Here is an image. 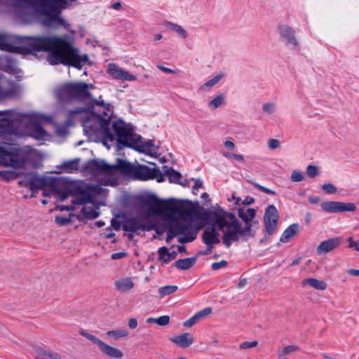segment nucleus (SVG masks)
Listing matches in <instances>:
<instances>
[{
  "instance_id": "49",
  "label": "nucleus",
  "mask_w": 359,
  "mask_h": 359,
  "mask_svg": "<svg viewBox=\"0 0 359 359\" xmlns=\"http://www.w3.org/2000/svg\"><path fill=\"white\" fill-rule=\"evenodd\" d=\"M199 320L196 317V315L190 318L189 320L184 322L183 325L185 327H191L194 325H195L196 323H198Z\"/></svg>"
},
{
  "instance_id": "44",
  "label": "nucleus",
  "mask_w": 359,
  "mask_h": 359,
  "mask_svg": "<svg viewBox=\"0 0 359 359\" xmlns=\"http://www.w3.org/2000/svg\"><path fill=\"white\" fill-rule=\"evenodd\" d=\"M263 110L269 114H273L276 110V104L273 102H268L263 105Z\"/></svg>"
},
{
  "instance_id": "22",
  "label": "nucleus",
  "mask_w": 359,
  "mask_h": 359,
  "mask_svg": "<svg viewBox=\"0 0 359 359\" xmlns=\"http://www.w3.org/2000/svg\"><path fill=\"white\" fill-rule=\"evenodd\" d=\"M299 231V225L297 224H292L290 225L283 233L280 238L282 243H287L290 241Z\"/></svg>"
},
{
  "instance_id": "20",
  "label": "nucleus",
  "mask_w": 359,
  "mask_h": 359,
  "mask_svg": "<svg viewBox=\"0 0 359 359\" xmlns=\"http://www.w3.org/2000/svg\"><path fill=\"white\" fill-rule=\"evenodd\" d=\"M158 204L161 207L159 210L154 209L153 211L157 213L167 214L172 215L176 212V208L173 206V203L170 201H159Z\"/></svg>"
},
{
  "instance_id": "42",
  "label": "nucleus",
  "mask_w": 359,
  "mask_h": 359,
  "mask_svg": "<svg viewBox=\"0 0 359 359\" xmlns=\"http://www.w3.org/2000/svg\"><path fill=\"white\" fill-rule=\"evenodd\" d=\"M321 189L327 194H332L337 191V188L331 183L324 184Z\"/></svg>"
},
{
  "instance_id": "19",
  "label": "nucleus",
  "mask_w": 359,
  "mask_h": 359,
  "mask_svg": "<svg viewBox=\"0 0 359 359\" xmlns=\"http://www.w3.org/2000/svg\"><path fill=\"white\" fill-rule=\"evenodd\" d=\"M100 350L104 355L109 358L119 359L123 356V353L120 349L109 346L104 342Z\"/></svg>"
},
{
  "instance_id": "34",
  "label": "nucleus",
  "mask_w": 359,
  "mask_h": 359,
  "mask_svg": "<svg viewBox=\"0 0 359 359\" xmlns=\"http://www.w3.org/2000/svg\"><path fill=\"white\" fill-rule=\"evenodd\" d=\"M170 322V317L168 316H162L158 318H149L147 319L148 323H156L161 326H165Z\"/></svg>"
},
{
  "instance_id": "28",
  "label": "nucleus",
  "mask_w": 359,
  "mask_h": 359,
  "mask_svg": "<svg viewBox=\"0 0 359 359\" xmlns=\"http://www.w3.org/2000/svg\"><path fill=\"white\" fill-rule=\"evenodd\" d=\"M196 262V257L180 259L175 262L174 266L180 270H187L190 269Z\"/></svg>"
},
{
  "instance_id": "8",
  "label": "nucleus",
  "mask_w": 359,
  "mask_h": 359,
  "mask_svg": "<svg viewBox=\"0 0 359 359\" xmlns=\"http://www.w3.org/2000/svg\"><path fill=\"white\" fill-rule=\"evenodd\" d=\"M91 87H93L91 84L84 82L67 83L55 90V95L62 102L72 100H82L90 96L89 88Z\"/></svg>"
},
{
  "instance_id": "58",
  "label": "nucleus",
  "mask_w": 359,
  "mask_h": 359,
  "mask_svg": "<svg viewBox=\"0 0 359 359\" xmlns=\"http://www.w3.org/2000/svg\"><path fill=\"white\" fill-rule=\"evenodd\" d=\"M126 255V253L125 252H116L111 255V257L112 259H118L124 257Z\"/></svg>"
},
{
  "instance_id": "29",
  "label": "nucleus",
  "mask_w": 359,
  "mask_h": 359,
  "mask_svg": "<svg viewBox=\"0 0 359 359\" xmlns=\"http://www.w3.org/2000/svg\"><path fill=\"white\" fill-rule=\"evenodd\" d=\"M98 208L95 206H83L81 213L83 218L87 219H93L99 217L100 212L97 210Z\"/></svg>"
},
{
  "instance_id": "46",
  "label": "nucleus",
  "mask_w": 359,
  "mask_h": 359,
  "mask_svg": "<svg viewBox=\"0 0 359 359\" xmlns=\"http://www.w3.org/2000/svg\"><path fill=\"white\" fill-rule=\"evenodd\" d=\"M258 344L257 341H245L240 344L239 348L241 349H248L257 346Z\"/></svg>"
},
{
  "instance_id": "59",
  "label": "nucleus",
  "mask_w": 359,
  "mask_h": 359,
  "mask_svg": "<svg viewBox=\"0 0 359 359\" xmlns=\"http://www.w3.org/2000/svg\"><path fill=\"white\" fill-rule=\"evenodd\" d=\"M157 67L159 69H161V71H163L165 73H168V74H175V72L174 70H172L170 68L165 67L164 66L158 65Z\"/></svg>"
},
{
  "instance_id": "57",
  "label": "nucleus",
  "mask_w": 359,
  "mask_h": 359,
  "mask_svg": "<svg viewBox=\"0 0 359 359\" xmlns=\"http://www.w3.org/2000/svg\"><path fill=\"white\" fill-rule=\"evenodd\" d=\"M43 190V196L46 197H50L52 194H55L59 198L58 194L55 191H52L49 190L48 188L44 187L42 189Z\"/></svg>"
},
{
  "instance_id": "32",
  "label": "nucleus",
  "mask_w": 359,
  "mask_h": 359,
  "mask_svg": "<svg viewBox=\"0 0 359 359\" xmlns=\"http://www.w3.org/2000/svg\"><path fill=\"white\" fill-rule=\"evenodd\" d=\"M107 335L109 337H112L114 339L118 340L121 338L128 337L129 333L126 329H121L108 331L107 332Z\"/></svg>"
},
{
  "instance_id": "64",
  "label": "nucleus",
  "mask_w": 359,
  "mask_h": 359,
  "mask_svg": "<svg viewBox=\"0 0 359 359\" xmlns=\"http://www.w3.org/2000/svg\"><path fill=\"white\" fill-rule=\"evenodd\" d=\"M347 273L352 276H359V270L358 269H349L347 271Z\"/></svg>"
},
{
  "instance_id": "2",
  "label": "nucleus",
  "mask_w": 359,
  "mask_h": 359,
  "mask_svg": "<svg viewBox=\"0 0 359 359\" xmlns=\"http://www.w3.org/2000/svg\"><path fill=\"white\" fill-rule=\"evenodd\" d=\"M90 170L95 175H104L109 178L103 183L104 185H114L116 183L115 175L118 170L123 176L137 180H149L156 179L158 182L165 180L162 172L158 168H149L145 165H133L121 158L117 159L116 164L110 165L102 161H92L88 165Z\"/></svg>"
},
{
  "instance_id": "25",
  "label": "nucleus",
  "mask_w": 359,
  "mask_h": 359,
  "mask_svg": "<svg viewBox=\"0 0 359 359\" xmlns=\"http://www.w3.org/2000/svg\"><path fill=\"white\" fill-rule=\"evenodd\" d=\"M35 359H64L60 355L55 352L39 348L36 351Z\"/></svg>"
},
{
  "instance_id": "23",
  "label": "nucleus",
  "mask_w": 359,
  "mask_h": 359,
  "mask_svg": "<svg viewBox=\"0 0 359 359\" xmlns=\"http://www.w3.org/2000/svg\"><path fill=\"white\" fill-rule=\"evenodd\" d=\"M161 171L162 172L163 177L165 176L168 177L170 182L177 183L182 178L180 172L175 170L172 168H168L166 165H163Z\"/></svg>"
},
{
  "instance_id": "12",
  "label": "nucleus",
  "mask_w": 359,
  "mask_h": 359,
  "mask_svg": "<svg viewBox=\"0 0 359 359\" xmlns=\"http://www.w3.org/2000/svg\"><path fill=\"white\" fill-rule=\"evenodd\" d=\"M322 210L329 213L355 212L356 205L353 203L340 201H325L320 204Z\"/></svg>"
},
{
  "instance_id": "5",
  "label": "nucleus",
  "mask_w": 359,
  "mask_h": 359,
  "mask_svg": "<svg viewBox=\"0 0 359 359\" xmlns=\"http://www.w3.org/2000/svg\"><path fill=\"white\" fill-rule=\"evenodd\" d=\"M112 127L119 144L148 154H151L155 151L154 144L151 140L143 142L142 137L135 134L131 127L122 120L114 121Z\"/></svg>"
},
{
  "instance_id": "41",
  "label": "nucleus",
  "mask_w": 359,
  "mask_h": 359,
  "mask_svg": "<svg viewBox=\"0 0 359 359\" xmlns=\"http://www.w3.org/2000/svg\"><path fill=\"white\" fill-rule=\"evenodd\" d=\"M223 76H224L223 74H219L215 76V77H213L212 79H210L206 83H205L203 84V86H201V88L205 89V88H211V87L214 86L216 83H217L222 79V78Z\"/></svg>"
},
{
  "instance_id": "61",
  "label": "nucleus",
  "mask_w": 359,
  "mask_h": 359,
  "mask_svg": "<svg viewBox=\"0 0 359 359\" xmlns=\"http://www.w3.org/2000/svg\"><path fill=\"white\" fill-rule=\"evenodd\" d=\"M231 159H235L238 161L243 162L244 161V157L241 154H232Z\"/></svg>"
},
{
  "instance_id": "11",
  "label": "nucleus",
  "mask_w": 359,
  "mask_h": 359,
  "mask_svg": "<svg viewBox=\"0 0 359 359\" xmlns=\"http://www.w3.org/2000/svg\"><path fill=\"white\" fill-rule=\"evenodd\" d=\"M62 192H68L69 196H72L74 198L72 201V210L74 209L76 205H85L92 203L97 194L96 187L93 186L86 187L83 189H78V187L73 189L65 187L61 189Z\"/></svg>"
},
{
  "instance_id": "62",
  "label": "nucleus",
  "mask_w": 359,
  "mask_h": 359,
  "mask_svg": "<svg viewBox=\"0 0 359 359\" xmlns=\"http://www.w3.org/2000/svg\"><path fill=\"white\" fill-rule=\"evenodd\" d=\"M111 224L115 230H118L120 229V225L115 219H111Z\"/></svg>"
},
{
  "instance_id": "17",
  "label": "nucleus",
  "mask_w": 359,
  "mask_h": 359,
  "mask_svg": "<svg viewBox=\"0 0 359 359\" xmlns=\"http://www.w3.org/2000/svg\"><path fill=\"white\" fill-rule=\"evenodd\" d=\"M170 340L183 348L190 346L194 341L191 334L188 332L172 337Z\"/></svg>"
},
{
  "instance_id": "56",
  "label": "nucleus",
  "mask_w": 359,
  "mask_h": 359,
  "mask_svg": "<svg viewBox=\"0 0 359 359\" xmlns=\"http://www.w3.org/2000/svg\"><path fill=\"white\" fill-rule=\"evenodd\" d=\"M90 341L97 345L100 349L102 347V344H104V341H101L100 339H98L94 335L91 337Z\"/></svg>"
},
{
  "instance_id": "14",
  "label": "nucleus",
  "mask_w": 359,
  "mask_h": 359,
  "mask_svg": "<svg viewBox=\"0 0 359 359\" xmlns=\"http://www.w3.org/2000/svg\"><path fill=\"white\" fill-rule=\"evenodd\" d=\"M276 29L280 39L286 44L294 46H299V43L296 37L295 30L291 26L287 24H279Z\"/></svg>"
},
{
  "instance_id": "51",
  "label": "nucleus",
  "mask_w": 359,
  "mask_h": 359,
  "mask_svg": "<svg viewBox=\"0 0 359 359\" xmlns=\"http://www.w3.org/2000/svg\"><path fill=\"white\" fill-rule=\"evenodd\" d=\"M55 222L59 225H65L69 223V219L65 217H56Z\"/></svg>"
},
{
  "instance_id": "6",
  "label": "nucleus",
  "mask_w": 359,
  "mask_h": 359,
  "mask_svg": "<svg viewBox=\"0 0 359 359\" xmlns=\"http://www.w3.org/2000/svg\"><path fill=\"white\" fill-rule=\"evenodd\" d=\"M19 183L24 184L32 191H37L46 187L52 191H55L60 201H65L69 197L68 192L61 191L62 181L57 177H40L36 172H29L25 175L24 180Z\"/></svg>"
},
{
  "instance_id": "16",
  "label": "nucleus",
  "mask_w": 359,
  "mask_h": 359,
  "mask_svg": "<svg viewBox=\"0 0 359 359\" xmlns=\"http://www.w3.org/2000/svg\"><path fill=\"white\" fill-rule=\"evenodd\" d=\"M342 240L339 237H333L323 241L318 245L316 252L318 255L327 254L338 248Z\"/></svg>"
},
{
  "instance_id": "60",
  "label": "nucleus",
  "mask_w": 359,
  "mask_h": 359,
  "mask_svg": "<svg viewBox=\"0 0 359 359\" xmlns=\"http://www.w3.org/2000/svg\"><path fill=\"white\" fill-rule=\"evenodd\" d=\"M224 146L228 149H233L235 148V144L231 141V140H226L224 142Z\"/></svg>"
},
{
  "instance_id": "15",
  "label": "nucleus",
  "mask_w": 359,
  "mask_h": 359,
  "mask_svg": "<svg viewBox=\"0 0 359 359\" xmlns=\"http://www.w3.org/2000/svg\"><path fill=\"white\" fill-rule=\"evenodd\" d=\"M107 72L112 79L122 81H133L137 79L135 76L114 63L108 65Z\"/></svg>"
},
{
  "instance_id": "13",
  "label": "nucleus",
  "mask_w": 359,
  "mask_h": 359,
  "mask_svg": "<svg viewBox=\"0 0 359 359\" xmlns=\"http://www.w3.org/2000/svg\"><path fill=\"white\" fill-rule=\"evenodd\" d=\"M278 218V211L275 205H269L264 215V229L269 236H271L276 231Z\"/></svg>"
},
{
  "instance_id": "54",
  "label": "nucleus",
  "mask_w": 359,
  "mask_h": 359,
  "mask_svg": "<svg viewBox=\"0 0 359 359\" xmlns=\"http://www.w3.org/2000/svg\"><path fill=\"white\" fill-rule=\"evenodd\" d=\"M256 187L262 191L266 193V194H271V195H275L276 194V191H273V190H271L266 187H264L263 186H261L259 184H256Z\"/></svg>"
},
{
  "instance_id": "55",
  "label": "nucleus",
  "mask_w": 359,
  "mask_h": 359,
  "mask_svg": "<svg viewBox=\"0 0 359 359\" xmlns=\"http://www.w3.org/2000/svg\"><path fill=\"white\" fill-rule=\"evenodd\" d=\"M138 325V322L136 318H132L128 320V327L133 330L135 329Z\"/></svg>"
},
{
  "instance_id": "47",
  "label": "nucleus",
  "mask_w": 359,
  "mask_h": 359,
  "mask_svg": "<svg viewBox=\"0 0 359 359\" xmlns=\"http://www.w3.org/2000/svg\"><path fill=\"white\" fill-rule=\"evenodd\" d=\"M212 313V309L210 308H205L198 313H196L195 315L198 318V319L200 320L203 318L210 315Z\"/></svg>"
},
{
  "instance_id": "30",
  "label": "nucleus",
  "mask_w": 359,
  "mask_h": 359,
  "mask_svg": "<svg viewBox=\"0 0 359 359\" xmlns=\"http://www.w3.org/2000/svg\"><path fill=\"white\" fill-rule=\"evenodd\" d=\"M47 133L42 128L41 123L39 121H36L32 125V135L37 139L42 140L46 136Z\"/></svg>"
},
{
  "instance_id": "63",
  "label": "nucleus",
  "mask_w": 359,
  "mask_h": 359,
  "mask_svg": "<svg viewBox=\"0 0 359 359\" xmlns=\"http://www.w3.org/2000/svg\"><path fill=\"white\" fill-rule=\"evenodd\" d=\"M255 201L252 197H246V198L243 201V203L245 205H250L253 203Z\"/></svg>"
},
{
  "instance_id": "31",
  "label": "nucleus",
  "mask_w": 359,
  "mask_h": 359,
  "mask_svg": "<svg viewBox=\"0 0 359 359\" xmlns=\"http://www.w3.org/2000/svg\"><path fill=\"white\" fill-rule=\"evenodd\" d=\"M165 25L168 29L177 33L182 38L185 39L187 37L186 30L180 25L170 22H166Z\"/></svg>"
},
{
  "instance_id": "27",
  "label": "nucleus",
  "mask_w": 359,
  "mask_h": 359,
  "mask_svg": "<svg viewBox=\"0 0 359 359\" xmlns=\"http://www.w3.org/2000/svg\"><path fill=\"white\" fill-rule=\"evenodd\" d=\"M35 359H64L60 355L55 352L39 348L36 351Z\"/></svg>"
},
{
  "instance_id": "26",
  "label": "nucleus",
  "mask_w": 359,
  "mask_h": 359,
  "mask_svg": "<svg viewBox=\"0 0 359 359\" xmlns=\"http://www.w3.org/2000/svg\"><path fill=\"white\" fill-rule=\"evenodd\" d=\"M35 359H64L60 355L55 352L39 348L36 351Z\"/></svg>"
},
{
  "instance_id": "45",
  "label": "nucleus",
  "mask_w": 359,
  "mask_h": 359,
  "mask_svg": "<svg viewBox=\"0 0 359 359\" xmlns=\"http://www.w3.org/2000/svg\"><path fill=\"white\" fill-rule=\"evenodd\" d=\"M0 177L4 180L9 181L11 178H14V172L10 170L0 171Z\"/></svg>"
},
{
  "instance_id": "18",
  "label": "nucleus",
  "mask_w": 359,
  "mask_h": 359,
  "mask_svg": "<svg viewBox=\"0 0 359 359\" xmlns=\"http://www.w3.org/2000/svg\"><path fill=\"white\" fill-rule=\"evenodd\" d=\"M123 229L126 231L136 232L144 229V226L139 218L133 217L125 222Z\"/></svg>"
},
{
  "instance_id": "10",
  "label": "nucleus",
  "mask_w": 359,
  "mask_h": 359,
  "mask_svg": "<svg viewBox=\"0 0 359 359\" xmlns=\"http://www.w3.org/2000/svg\"><path fill=\"white\" fill-rule=\"evenodd\" d=\"M202 226H200L197 231H194L191 229V224L189 223L173 222L168 227L165 241L167 243H170L177 234H184L186 236L180 238L178 241L182 243L191 242L196 239L197 232Z\"/></svg>"
},
{
  "instance_id": "1",
  "label": "nucleus",
  "mask_w": 359,
  "mask_h": 359,
  "mask_svg": "<svg viewBox=\"0 0 359 359\" xmlns=\"http://www.w3.org/2000/svg\"><path fill=\"white\" fill-rule=\"evenodd\" d=\"M20 43L27 46L28 51H49L52 65L59 63L73 66L81 69L83 63L88 62V55H79V50L72 46L70 37L66 34L57 36H18Z\"/></svg>"
},
{
  "instance_id": "21",
  "label": "nucleus",
  "mask_w": 359,
  "mask_h": 359,
  "mask_svg": "<svg viewBox=\"0 0 359 359\" xmlns=\"http://www.w3.org/2000/svg\"><path fill=\"white\" fill-rule=\"evenodd\" d=\"M115 287L120 292H126L134 287V283L130 278H123L117 280L114 283Z\"/></svg>"
},
{
  "instance_id": "33",
  "label": "nucleus",
  "mask_w": 359,
  "mask_h": 359,
  "mask_svg": "<svg viewBox=\"0 0 359 359\" xmlns=\"http://www.w3.org/2000/svg\"><path fill=\"white\" fill-rule=\"evenodd\" d=\"M158 260L162 262V264H168L170 262V252L168 248L166 247H161L158 250Z\"/></svg>"
},
{
  "instance_id": "4",
  "label": "nucleus",
  "mask_w": 359,
  "mask_h": 359,
  "mask_svg": "<svg viewBox=\"0 0 359 359\" xmlns=\"http://www.w3.org/2000/svg\"><path fill=\"white\" fill-rule=\"evenodd\" d=\"M94 102L97 106L103 107L104 111L99 114L92 110L87 116H83L81 119L83 131L90 137L102 135L104 138L113 141L116 134L113 127L111 126V129L110 128L111 115L108 114L110 110V104L104 103L103 100H94Z\"/></svg>"
},
{
  "instance_id": "39",
  "label": "nucleus",
  "mask_w": 359,
  "mask_h": 359,
  "mask_svg": "<svg viewBox=\"0 0 359 359\" xmlns=\"http://www.w3.org/2000/svg\"><path fill=\"white\" fill-rule=\"evenodd\" d=\"M8 81L0 76V98L5 97L10 94V90L5 87Z\"/></svg>"
},
{
  "instance_id": "36",
  "label": "nucleus",
  "mask_w": 359,
  "mask_h": 359,
  "mask_svg": "<svg viewBox=\"0 0 359 359\" xmlns=\"http://www.w3.org/2000/svg\"><path fill=\"white\" fill-rule=\"evenodd\" d=\"M224 102V97L223 95H218L216 97L212 99L209 103L208 107L212 109L215 110L219 106L222 105Z\"/></svg>"
},
{
  "instance_id": "43",
  "label": "nucleus",
  "mask_w": 359,
  "mask_h": 359,
  "mask_svg": "<svg viewBox=\"0 0 359 359\" xmlns=\"http://www.w3.org/2000/svg\"><path fill=\"white\" fill-rule=\"evenodd\" d=\"M290 180L293 182H302L304 180V176L300 171L294 170L291 174Z\"/></svg>"
},
{
  "instance_id": "35",
  "label": "nucleus",
  "mask_w": 359,
  "mask_h": 359,
  "mask_svg": "<svg viewBox=\"0 0 359 359\" xmlns=\"http://www.w3.org/2000/svg\"><path fill=\"white\" fill-rule=\"evenodd\" d=\"M299 349L298 346L294 345H290L285 347L283 350L278 352V359H287L285 358V355H289L292 353L295 352Z\"/></svg>"
},
{
  "instance_id": "50",
  "label": "nucleus",
  "mask_w": 359,
  "mask_h": 359,
  "mask_svg": "<svg viewBox=\"0 0 359 359\" xmlns=\"http://www.w3.org/2000/svg\"><path fill=\"white\" fill-rule=\"evenodd\" d=\"M280 142L277 139H270L268 142V146L270 149H276L280 147Z\"/></svg>"
},
{
  "instance_id": "48",
  "label": "nucleus",
  "mask_w": 359,
  "mask_h": 359,
  "mask_svg": "<svg viewBox=\"0 0 359 359\" xmlns=\"http://www.w3.org/2000/svg\"><path fill=\"white\" fill-rule=\"evenodd\" d=\"M226 266H227V262L225 260H222L221 262H219L212 263L211 267H212V270L217 271L222 268H224Z\"/></svg>"
},
{
  "instance_id": "38",
  "label": "nucleus",
  "mask_w": 359,
  "mask_h": 359,
  "mask_svg": "<svg viewBox=\"0 0 359 359\" xmlns=\"http://www.w3.org/2000/svg\"><path fill=\"white\" fill-rule=\"evenodd\" d=\"M178 287L176 285H166L164 287H161L158 289V293L161 297H165L166 295L174 293L177 290Z\"/></svg>"
},
{
  "instance_id": "53",
  "label": "nucleus",
  "mask_w": 359,
  "mask_h": 359,
  "mask_svg": "<svg viewBox=\"0 0 359 359\" xmlns=\"http://www.w3.org/2000/svg\"><path fill=\"white\" fill-rule=\"evenodd\" d=\"M349 243V247L354 248L355 250L359 252V242L353 241L352 237H350L348 240Z\"/></svg>"
},
{
  "instance_id": "3",
  "label": "nucleus",
  "mask_w": 359,
  "mask_h": 359,
  "mask_svg": "<svg viewBox=\"0 0 359 359\" xmlns=\"http://www.w3.org/2000/svg\"><path fill=\"white\" fill-rule=\"evenodd\" d=\"M196 216L197 219L210 221V226L205 229L202 234V241L206 246L214 247L215 245L219 243V231L223 233L222 242L226 248H229L233 242H237V231L233 225L231 216L222 215L218 208L210 212H198Z\"/></svg>"
},
{
  "instance_id": "37",
  "label": "nucleus",
  "mask_w": 359,
  "mask_h": 359,
  "mask_svg": "<svg viewBox=\"0 0 359 359\" xmlns=\"http://www.w3.org/2000/svg\"><path fill=\"white\" fill-rule=\"evenodd\" d=\"M62 166L65 172L71 173L78 170V162L76 161L64 162Z\"/></svg>"
},
{
  "instance_id": "40",
  "label": "nucleus",
  "mask_w": 359,
  "mask_h": 359,
  "mask_svg": "<svg viewBox=\"0 0 359 359\" xmlns=\"http://www.w3.org/2000/svg\"><path fill=\"white\" fill-rule=\"evenodd\" d=\"M306 174L308 177L313 178L320 175V170L318 166L309 165L306 169Z\"/></svg>"
},
{
  "instance_id": "9",
  "label": "nucleus",
  "mask_w": 359,
  "mask_h": 359,
  "mask_svg": "<svg viewBox=\"0 0 359 359\" xmlns=\"http://www.w3.org/2000/svg\"><path fill=\"white\" fill-rule=\"evenodd\" d=\"M34 154L31 151H8L0 147V165L13 168H22L29 163Z\"/></svg>"
},
{
  "instance_id": "7",
  "label": "nucleus",
  "mask_w": 359,
  "mask_h": 359,
  "mask_svg": "<svg viewBox=\"0 0 359 359\" xmlns=\"http://www.w3.org/2000/svg\"><path fill=\"white\" fill-rule=\"evenodd\" d=\"M222 215H228L231 216L233 225L236 227L237 231V241L240 239L245 240L248 236H254L255 229H257V222L253 221L255 217L256 210L253 208H239L238 210V217L245 222V226L243 227L236 218V215L233 213L224 211L222 208H218Z\"/></svg>"
},
{
  "instance_id": "52",
  "label": "nucleus",
  "mask_w": 359,
  "mask_h": 359,
  "mask_svg": "<svg viewBox=\"0 0 359 359\" xmlns=\"http://www.w3.org/2000/svg\"><path fill=\"white\" fill-rule=\"evenodd\" d=\"M203 186V181L200 179H197L195 180L194 184L192 187V192L194 194H196L195 192L196 190H198L199 188H201Z\"/></svg>"
},
{
  "instance_id": "24",
  "label": "nucleus",
  "mask_w": 359,
  "mask_h": 359,
  "mask_svg": "<svg viewBox=\"0 0 359 359\" xmlns=\"http://www.w3.org/2000/svg\"><path fill=\"white\" fill-rule=\"evenodd\" d=\"M303 287L310 285L318 290H325L327 288V283L324 280L316 278H305L302 281Z\"/></svg>"
}]
</instances>
